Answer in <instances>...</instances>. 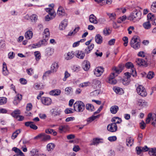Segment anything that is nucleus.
Returning <instances> with one entry per match:
<instances>
[{
    "label": "nucleus",
    "mask_w": 156,
    "mask_h": 156,
    "mask_svg": "<svg viewBox=\"0 0 156 156\" xmlns=\"http://www.w3.org/2000/svg\"><path fill=\"white\" fill-rule=\"evenodd\" d=\"M141 13L139 10L135 9L128 17V20L131 21L136 22L141 19Z\"/></svg>",
    "instance_id": "f257e3e1"
},
{
    "label": "nucleus",
    "mask_w": 156,
    "mask_h": 156,
    "mask_svg": "<svg viewBox=\"0 0 156 156\" xmlns=\"http://www.w3.org/2000/svg\"><path fill=\"white\" fill-rule=\"evenodd\" d=\"M73 107L75 111L78 112H82L84 110L85 105L82 101H77L74 104Z\"/></svg>",
    "instance_id": "f03ea898"
},
{
    "label": "nucleus",
    "mask_w": 156,
    "mask_h": 156,
    "mask_svg": "<svg viewBox=\"0 0 156 156\" xmlns=\"http://www.w3.org/2000/svg\"><path fill=\"white\" fill-rule=\"evenodd\" d=\"M130 44L131 47L134 49H138L140 48V40L138 37H133L131 40Z\"/></svg>",
    "instance_id": "7ed1b4c3"
},
{
    "label": "nucleus",
    "mask_w": 156,
    "mask_h": 156,
    "mask_svg": "<svg viewBox=\"0 0 156 156\" xmlns=\"http://www.w3.org/2000/svg\"><path fill=\"white\" fill-rule=\"evenodd\" d=\"M138 94L143 97L147 96V93L145 88L141 85H139L136 88Z\"/></svg>",
    "instance_id": "20e7f679"
},
{
    "label": "nucleus",
    "mask_w": 156,
    "mask_h": 156,
    "mask_svg": "<svg viewBox=\"0 0 156 156\" xmlns=\"http://www.w3.org/2000/svg\"><path fill=\"white\" fill-rule=\"evenodd\" d=\"M125 67L127 69H131V75L133 76H136V72L134 68V66L132 63L130 62H127L125 64Z\"/></svg>",
    "instance_id": "39448f33"
},
{
    "label": "nucleus",
    "mask_w": 156,
    "mask_h": 156,
    "mask_svg": "<svg viewBox=\"0 0 156 156\" xmlns=\"http://www.w3.org/2000/svg\"><path fill=\"white\" fill-rule=\"evenodd\" d=\"M104 71V68L101 66H99L94 69V74L96 76L99 77L101 75Z\"/></svg>",
    "instance_id": "423d86ee"
},
{
    "label": "nucleus",
    "mask_w": 156,
    "mask_h": 156,
    "mask_svg": "<svg viewBox=\"0 0 156 156\" xmlns=\"http://www.w3.org/2000/svg\"><path fill=\"white\" fill-rule=\"evenodd\" d=\"M41 100L42 103L45 105H49L52 103V100L51 98L48 97H42Z\"/></svg>",
    "instance_id": "0eeeda50"
},
{
    "label": "nucleus",
    "mask_w": 156,
    "mask_h": 156,
    "mask_svg": "<svg viewBox=\"0 0 156 156\" xmlns=\"http://www.w3.org/2000/svg\"><path fill=\"white\" fill-rule=\"evenodd\" d=\"M125 77L122 79V83L124 85H126L128 84L130 82V78L131 77V74L129 72H126L125 73Z\"/></svg>",
    "instance_id": "6e6552de"
},
{
    "label": "nucleus",
    "mask_w": 156,
    "mask_h": 156,
    "mask_svg": "<svg viewBox=\"0 0 156 156\" xmlns=\"http://www.w3.org/2000/svg\"><path fill=\"white\" fill-rule=\"evenodd\" d=\"M107 130L112 132H116L117 129V125L115 123H111L108 125L107 127Z\"/></svg>",
    "instance_id": "1a4fd4ad"
},
{
    "label": "nucleus",
    "mask_w": 156,
    "mask_h": 156,
    "mask_svg": "<svg viewBox=\"0 0 156 156\" xmlns=\"http://www.w3.org/2000/svg\"><path fill=\"white\" fill-rule=\"evenodd\" d=\"M58 129L60 133H66L69 131V126L67 125H62L59 126Z\"/></svg>",
    "instance_id": "9d476101"
},
{
    "label": "nucleus",
    "mask_w": 156,
    "mask_h": 156,
    "mask_svg": "<svg viewBox=\"0 0 156 156\" xmlns=\"http://www.w3.org/2000/svg\"><path fill=\"white\" fill-rule=\"evenodd\" d=\"M75 55L80 59H83L85 56L84 52L81 51L77 50L75 52Z\"/></svg>",
    "instance_id": "9b49d317"
},
{
    "label": "nucleus",
    "mask_w": 156,
    "mask_h": 156,
    "mask_svg": "<svg viewBox=\"0 0 156 156\" xmlns=\"http://www.w3.org/2000/svg\"><path fill=\"white\" fill-rule=\"evenodd\" d=\"M103 139L101 138H94L92 142L90 144V145H97L100 143H102Z\"/></svg>",
    "instance_id": "f8f14e48"
},
{
    "label": "nucleus",
    "mask_w": 156,
    "mask_h": 156,
    "mask_svg": "<svg viewBox=\"0 0 156 156\" xmlns=\"http://www.w3.org/2000/svg\"><path fill=\"white\" fill-rule=\"evenodd\" d=\"M25 125L27 127L29 126L30 128L34 130H36L38 127L36 125L34 124V122L32 121H28L25 123Z\"/></svg>",
    "instance_id": "ddd939ff"
},
{
    "label": "nucleus",
    "mask_w": 156,
    "mask_h": 156,
    "mask_svg": "<svg viewBox=\"0 0 156 156\" xmlns=\"http://www.w3.org/2000/svg\"><path fill=\"white\" fill-rule=\"evenodd\" d=\"M75 56V52L71 51L68 52L65 55V59L67 60H70L72 59Z\"/></svg>",
    "instance_id": "4468645a"
},
{
    "label": "nucleus",
    "mask_w": 156,
    "mask_h": 156,
    "mask_svg": "<svg viewBox=\"0 0 156 156\" xmlns=\"http://www.w3.org/2000/svg\"><path fill=\"white\" fill-rule=\"evenodd\" d=\"M136 62L137 65L140 66H147V62L142 58H138L136 59Z\"/></svg>",
    "instance_id": "2eb2a0df"
},
{
    "label": "nucleus",
    "mask_w": 156,
    "mask_h": 156,
    "mask_svg": "<svg viewBox=\"0 0 156 156\" xmlns=\"http://www.w3.org/2000/svg\"><path fill=\"white\" fill-rule=\"evenodd\" d=\"M91 84L93 87L96 88H100L101 86V81L96 79L92 80Z\"/></svg>",
    "instance_id": "dca6fc26"
},
{
    "label": "nucleus",
    "mask_w": 156,
    "mask_h": 156,
    "mask_svg": "<svg viewBox=\"0 0 156 156\" xmlns=\"http://www.w3.org/2000/svg\"><path fill=\"white\" fill-rule=\"evenodd\" d=\"M61 90L59 89H56L50 91L49 94L51 95L57 96L61 94Z\"/></svg>",
    "instance_id": "f3484780"
},
{
    "label": "nucleus",
    "mask_w": 156,
    "mask_h": 156,
    "mask_svg": "<svg viewBox=\"0 0 156 156\" xmlns=\"http://www.w3.org/2000/svg\"><path fill=\"white\" fill-rule=\"evenodd\" d=\"M83 68L85 71H87L89 69L90 67V62L87 61H84L82 64Z\"/></svg>",
    "instance_id": "a211bd4d"
},
{
    "label": "nucleus",
    "mask_w": 156,
    "mask_h": 156,
    "mask_svg": "<svg viewBox=\"0 0 156 156\" xmlns=\"http://www.w3.org/2000/svg\"><path fill=\"white\" fill-rule=\"evenodd\" d=\"M59 66L57 62H54L51 67V69L52 71V73H55L58 70Z\"/></svg>",
    "instance_id": "6ab92c4d"
},
{
    "label": "nucleus",
    "mask_w": 156,
    "mask_h": 156,
    "mask_svg": "<svg viewBox=\"0 0 156 156\" xmlns=\"http://www.w3.org/2000/svg\"><path fill=\"white\" fill-rule=\"evenodd\" d=\"M124 67V66L123 65L119 64V65L118 67L117 68L116 67H114L113 68V69L115 72L116 73L119 74L121 72L123 69Z\"/></svg>",
    "instance_id": "aec40b11"
},
{
    "label": "nucleus",
    "mask_w": 156,
    "mask_h": 156,
    "mask_svg": "<svg viewBox=\"0 0 156 156\" xmlns=\"http://www.w3.org/2000/svg\"><path fill=\"white\" fill-rule=\"evenodd\" d=\"M67 25V20L64 19L62 21L59 26V29L60 30H62L65 29Z\"/></svg>",
    "instance_id": "412c9836"
},
{
    "label": "nucleus",
    "mask_w": 156,
    "mask_h": 156,
    "mask_svg": "<svg viewBox=\"0 0 156 156\" xmlns=\"http://www.w3.org/2000/svg\"><path fill=\"white\" fill-rule=\"evenodd\" d=\"M134 139L131 137H128L126 140V144L127 146L131 147L133 144Z\"/></svg>",
    "instance_id": "4be33fe9"
},
{
    "label": "nucleus",
    "mask_w": 156,
    "mask_h": 156,
    "mask_svg": "<svg viewBox=\"0 0 156 156\" xmlns=\"http://www.w3.org/2000/svg\"><path fill=\"white\" fill-rule=\"evenodd\" d=\"M89 20L90 22L92 23L96 24L98 23L96 17L93 14L90 15Z\"/></svg>",
    "instance_id": "5701e85b"
},
{
    "label": "nucleus",
    "mask_w": 156,
    "mask_h": 156,
    "mask_svg": "<svg viewBox=\"0 0 156 156\" xmlns=\"http://www.w3.org/2000/svg\"><path fill=\"white\" fill-rule=\"evenodd\" d=\"M95 39L96 42L98 44H100L102 42V37L100 34H97L96 35Z\"/></svg>",
    "instance_id": "b1692460"
},
{
    "label": "nucleus",
    "mask_w": 156,
    "mask_h": 156,
    "mask_svg": "<svg viewBox=\"0 0 156 156\" xmlns=\"http://www.w3.org/2000/svg\"><path fill=\"white\" fill-rule=\"evenodd\" d=\"M54 52V49L51 47H48L46 49V54L48 56L52 55Z\"/></svg>",
    "instance_id": "393cba45"
},
{
    "label": "nucleus",
    "mask_w": 156,
    "mask_h": 156,
    "mask_svg": "<svg viewBox=\"0 0 156 156\" xmlns=\"http://www.w3.org/2000/svg\"><path fill=\"white\" fill-rule=\"evenodd\" d=\"M55 13H50L46 15L45 18V21H48L55 18Z\"/></svg>",
    "instance_id": "a878e982"
},
{
    "label": "nucleus",
    "mask_w": 156,
    "mask_h": 156,
    "mask_svg": "<svg viewBox=\"0 0 156 156\" xmlns=\"http://www.w3.org/2000/svg\"><path fill=\"white\" fill-rule=\"evenodd\" d=\"M33 33L30 30L27 31L25 34V37L27 40L30 39L33 37Z\"/></svg>",
    "instance_id": "bb28decb"
},
{
    "label": "nucleus",
    "mask_w": 156,
    "mask_h": 156,
    "mask_svg": "<svg viewBox=\"0 0 156 156\" xmlns=\"http://www.w3.org/2000/svg\"><path fill=\"white\" fill-rule=\"evenodd\" d=\"M21 131V129H19L16 130L14 132H13L11 136V139L14 140L16 138L19 134Z\"/></svg>",
    "instance_id": "cd10ccee"
},
{
    "label": "nucleus",
    "mask_w": 156,
    "mask_h": 156,
    "mask_svg": "<svg viewBox=\"0 0 156 156\" xmlns=\"http://www.w3.org/2000/svg\"><path fill=\"white\" fill-rule=\"evenodd\" d=\"M40 153L39 150L36 148L33 149L30 151V154L32 156H37Z\"/></svg>",
    "instance_id": "c85d7f7f"
},
{
    "label": "nucleus",
    "mask_w": 156,
    "mask_h": 156,
    "mask_svg": "<svg viewBox=\"0 0 156 156\" xmlns=\"http://www.w3.org/2000/svg\"><path fill=\"white\" fill-rule=\"evenodd\" d=\"M119 110V108L117 105L112 106L110 108L111 112L112 114H115Z\"/></svg>",
    "instance_id": "c756f323"
},
{
    "label": "nucleus",
    "mask_w": 156,
    "mask_h": 156,
    "mask_svg": "<svg viewBox=\"0 0 156 156\" xmlns=\"http://www.w3.org/2000/svg\"><path fill=\"white\" fill-rule=\"evenodd\" d=\"M112 122H114L113 123L119 124L122 122L121 119L118 117H113L111 120Z\"/></svg>",
    "instance_id": "7c9ffc66"
},
{
    "label": "nucleus",
    "mask_w": 156,
    "mask_h": 156,
    "mask_svg": "<svg viewBox=\"0 0 156 156\" xmlns=\"http://www.w3.org/2000/svg\"><path fill=\"white\" fill-rule=\"evenodd\" d=\"M8 73L6 64L4 62L3 63L2 73L4 75L6 76L8 75Z\"/></svg>",
    "instance_id": "2f4dec72"
},
{
    "label": "nucleus",
    "mask_w": 156,
    "mask_h": 156,
    "mask_svg": "<svg viewBox=\"0 0 156 156\" xmlns=\"http://www.w3.org/2000/svg\"><path fill=\"white\" fill-rule=\"evenodd\" d=\"M20 114V111L19 109L14 110L11 114V115L14 118L17 119L18 116Z\"/></svg>",
    "instance_id": "473e14b6"
},
{
    "label": "nucleus",
    "mask_w": 156,
    "mask_h": 156,
    "mask_svg": "<svg viewBox=\"0 0 156 156\" xmlns=\"http://www.w3.org/2000/svg\"><path fill=\"white\" fill-rule=\"evenodd\" d=\"M147 103L144 100H138L136 103L137 105L140 106H143L147 105Z\"/></svg>",
    "instance_id": "72a5a7b5"
},
{
    "label": "nucleus",
    "mask_w": 156,
    "mask_h": 156,
    "mask_svg": "<svg viewBox=\"0 0 156 156\" xmlns=\"http://www.w3.org/2000/svg\"><path fill=\"white\" fill-rule=\"evenodd\" d=\"M148 153L151 156H156V148H152L149 149Z\"/></svg>",
    "instance_id": "f704fd0d"
},
{
    "label": "nucleus",
    "mask_w": 156,
    "mask_h": 156,
    "mask_svg": "<svg viewBox=\"0 0 156 156\" xmlns=\"http://www.w3.org/2000/svg\"><path fill=\"white\" fill-rule=\"evenodd\" d=\"M55 147V145L54 143H49L47 145V150L48 151H52V150H53Z\"/></svg>",
    "instance_id": "c9c22d12"
},
{
    "label": "nucleus",
    "mask_w": 156,
    "mask_h": 156,
    "mask_svg": "<svg viewBox=\"0 0 156 156\" xmlns=\"http://www.w3.org/2000/svg\"><path fill=\"white\" fill-rule=\"evenodd\" d=\"M43 38L48 39L50 37L49 30L48 28L45 29L43 32Z\"/></svg>",
    "instance_id": "e433bc0d"
},
{
    "label": "nucleus",
    "mask_w": 156,
    "mask_h": 156,
    "mask_svg": "<svg viewBox=\"0 0 156 156\" xmlns=\"http://www.w3.org/2000/svg\"><path fill=\"white\" fill-rule=\"evenodd\" d=\"M45 133L48 134H52L54 136H56L57 134V132L55 131L53 129H48L45 130Z\"/></svg>",
    "instance_id": "4c0bfd02"
},
{
    "label": "nucleus",
    "mask_w": 156,
    "mask_h": 156,
    "mask_svg": "<svg viewBox=\"0 0 156 156\" xmlns=\"http://www.w3.org/2000/svg\"><path fill=\"white\" fill-rule=\"evenodd\" d=\"M86 109L90 112H93L94 110V106L91 104H87L86 105Z\"/></svg>",
    "instance_id": "58836bf2"
},
{
    "label": "nucleus",
    "mask_w": 156,
    "mask_h": 156,
    "mask_svg": "<svg viewBox=\"0 0 156 156\" xmlns=\"http://www.w3.org/2000/svg\"><path fill=\"white\" fill-rule=\"evenodd\" d=\"M12 150L15 152L19 154H17L19 155L20 156H22L24 155L23 153L22 152V151L20 149L17 147H14L12 148Z\"/></svg>",
    "instance_id": "ea45409f"
},
{
    "label": "nucleus",
    "mask_w": 156,
    "mask_h": 156,
    "mask_svg": "<svg viewBox=\"0 0 156 156\" xmlns=\"http://www.w3.org/2000/svg\"><path fill=\"white\" fill-rule=\"evenodd\" d=\"M65 13V10L63 8L60 6L58 9L57 14L60 16L63 15Z\"/></svg>",
    "instance_id": "a19ab883"
},
{
    "label": "nucleus",
    "mask_w": 156,
    "mask_h": 156,
    "mask_svg": "<svg viewBox=\"0 0 156 156\" xmlns=\"http://www.w3.org/2000/svg\"><path fill=\"white\" fill-rule=\"evenodd\" d=\"M52 110H53V112H52V114L55 116L59 115L61 112V111L58 109H52Z\"/></svg>",
    "instance_id": "79ce46f5"
},
{
    "label": "nucleus",
    "mask_w": 156,
    "mask_h": 156,
    "mask_svg": "<svg viewBox=\"0 0 156 156\" xmlns=\"http://www.w3.org/2000/svg\"><path fill=\"white\" fill-rule=\"evenodd\" d=\"M143 27L146 29H149L151 27V24L149 21L144 23L143 24Z\"/></svg>",
    "instance_id": "37998d69"
},
{
    "label": "nucleus",
    "mask_w": 156,
    "mask_h": 156,
    "mask_svg": "<svg viewBox=\"0 0 156 156\" xmlns=\"http://www.w3.org/2000/svg\"><path fill=\"white\" fill-rule=\"evenodd\" d=\"M155 19V16L154 15L151 13H149L147 15V20L149 22L150 21H153Z\"/></svg>",
    "instance_id": "c03bdc74"
},
{
    "label": "nucleus",
    "mask_w": 156,
    "mask_h": 156,
    "mask_svg": "<svg viewBox=\"0 0 156 156\" xmlns=\"http://www.w3.org/2000/svg\"><path fill=\"white\" fill-rule=\"evenodd\" d=\"M100 90H94L90 93V95L93 97H96L98 95L100 94Z\"/></svg>",
    "instance_id": "a18cd8bd"
},
{
    "label": "nucleus",
    "mask_w": 156,
    "mask_h": 156,
    "mask_svg": "<svg viewBox=\"0 0 156 156\" xmlns=\"http://www.w3.org/2000/svg\"><path fill=\"white\" fill-rule=\"evenodd\" d=\"M65 91L66 94L69 95L73 92L72 88L70 87H67L65 89Z\"/></svg>",
    "instance_id": "49530a36"
},
{
    "label": "nucleus",
    "mask_w": 156,
    "mask_h": 156,
    "mask_svg": "<svg viewBox=\"0 0 156 156\" xmlns=\"http://www.w3.org/2000/svg\"><path fill=\"white\" fill-rule=\"evenodd\" d=\"M99 115H98L96 116L92 115L91 117L88 118L87 119V121L88 122H90L95 120L96 118L98 117Z\"/></svg>",
    "instance_id": "de8ad7c7"
},
{
    "label": "nucleus",
    "mask_w": 156,
    "mask_h": 156,
    "mask_svg": "<svg viewBox=\"0 0 156 156\" xmlns=\"http://www.w3.org/2000/svg\"><path fill=\"white\" fill-rule=\"evenodd\" d=\"M34 55L36 58V60L38 61L41 58V54L38 51H35L34 52Z\"/></svg>",
    "instance_id": "09e8293b"
},
{
    "label": "nucleus",
    "mask_w": 156,
    "mask_h": 156,
    "mask_svg": "<svg viewBox=\"0 0 156 156\" xmlns=\"http://www.w3.org/2000/svg\"><path fill=\"white\" fill-rule=\"evenodd\" d=\"M151 10L154 12H156V2H153L151 7Z\"/></svg>",
    "instance_id": "8fccbe9b"
},
{
    "label": "nucleus",
    "mask_w": 156,
    "mask_h": 156,
    "mask_svg": "<svg viewBox=\"0 0 156 156\" xmlns=\"http://www.w3.org/2000/svg\"><path fill=\"white\" fill-rule=\"evenodd\" d=\"M111 31L109 28H106L103 30V34L105 36L108 35L111 33Z\"/></svg>",
    "instance_id": "3c124183"
},
{
    "label": "nucleus",
    "mask_w": 156,
    "mask_h": 156,
    "mask_svg": "<svg viewBox=\"0 0 156 156\" xmlns=\"http://www.w3.org/2000/svg\"><path fill=\"white\" fill-rule=\"evenodd\" d=\"M108 82L111 84H115L117 83V81L115 79L108 78Z\"/></svg>",
    "instance_id": "603ef678"
},
{
    "label": "nucleus",
    "mask_w": 156,
    "mask_h": 156,
    "mask_svg": "<svg viewBox=\"0 0 156 156\" xmlns=\"http://www.w3.org/2000/svg\"><path fill=\"white\" fill-rule=\"evenodd\" d=\"M7 101V98L4 97L0 98V105L5 104Z\"/></svg>",
    "instance_id": "864d4df0"
},
{
    "label": "nucleus",
    "mask_w": 156,
    "mask_h": 156,
    "mask_svg": "<svg viewBox=\"0 0 156 156\" xmlns=\"http://www.w3.org/2000/svg\"><path fill=\"white\" fill-rule=\"evenodd\" d=\"M79 29L80 27H79L75 28V29L73 30V31H70V32H69L68 35V36H71L73 34H75L79 30Z\"/></svg>",
    "instance_id": "5fc2aeb1"
},
{
    "label": "nucleus",
    "mask_w": 156,
    "mask_h": 156,
    "mask_svg": "<svg viewBox=\"0 0 156 156\" xmlns=\"http://www.w3.org/2000/svg\"><path fill=\"white\" fill-rule=\"evenodd\" d=\"M107 14L111 20H114L115 19L116 15L115 13H107Z\"/></svg>",
    "instance_id": "6e6d98bb"
},
{
    "label": "nucleus",
    "mask_w": 156,
    "mask_h": 156,
    "mask_svg": "<svg viewBox=\"0 0 156 156\" xmlns=\"http://www.w3.org/2000/svg\"><path fill=\"white\" fill-rule=\"evenodd\" d=\"M154 73L153 72L150 71L148 73L147 77L148 79H151L154 77Z\"/></svg>",
    "instance_id": "4d7b16f0"
},
{
    "label": "nucleus",
    "mask_w": 156,
    "mask_h": 156,
    "mask_svg": "<svg viewBox=\"0 0 156 156\" xmlns=\"http://www.w3.org/2000/svg\"><path fill=\"white\" fill-rule=\"evenodd\" d=\"M113 90L116 93L119 94H121V90H122V88H120L119 87H114Z\"/></svg>",
    "instance_id": "13d9d810"
},
{
    "label": "nucleus",
    "mask_w": 156,
    "mask_h": 156,
    "mask_svg": "<svg viewBox=\"0 0 156 156\" xmlns=\"http://www.w3.org/2000/svg\"><path fill=\"white\" fill-rule=\"evenodd\" d=\"M70 76V74L67 71L65 72L64 73V77L63 79L64 81H65L66 80V79Z\"/></svg>",
    "instance_id": "bf43d9fd"
},
{
    "label": "nucleus",
    "mask_w": 156,
    "mask_h": 156,
    "mask_svg": "<svg viewBox=\"0 0 156 156\" xmlns=\"http://www.w3.org/2000/svg\"><path fill=\"white\" fill-rule=\"evenodd\" d=\"M50 139L51 136L50 135H46L44 133L43 138L42 139V140L45 141L50 140Z\"/></svg>",
    "instance_id": "052dcab7"
},
{
    "label": "nucleus",
    "mask_w": 156,
    "mask_h": 156,
    "mask_svg": "<svg viewBox=\"0 0 156 156\" xmlns=\"http://www.w3.org/2000/svg\"><path fill=\"white\" fill-rule=\"evenodd\" d=\"M90 84V83L89 82H85L80 83V84L79 87H86L89 86Z\"/></svg>",
    "instance_id": "680f3d73"
},
{
    "label": "nucleus",
    "mask_w": 156,
    "mask_h": 156,
    "mask_svg": "<svg viewBox=\"0 0 156 156\" xmlns=\"http://www.w3.org/2000/svg\"><path fill=\"white\" fill-rule=\"evenodd\" d=\"M34 88L36 90H41L44 87L43 85L37 84L35 85L34 87Z\"/></svg>",
    "instance_id": "e2e57ef3"
},
{
    "label": "nucleus",
    "mask_w": 156,
    "mask_h": 156,
    "mask_svg": "<svg viewBox=\"0 0 156 156\" xmlns=\"http://www.w3.org/2000/svg\"><path fill=\"white\" fill-rule=\"evenodd\" d=\"M108 139L110 142H113L116 140L117 137L115 136H111L108 137Z\"/></svg>",
    "instance_id": "0e129e2a"
},
{
    "label": "nucleus",
    "mask_w": 156,
    "mask_h": 156,
    "mask_svg": "<svg viewBox=\"0 0 156 156\" xmlns=\"http://www.w3.org/2000/svg\"><path fill=\"white\" fill-rule=\"evenodd\" d=\"M122 39L124 42L123 43L124 45L125 46H126L128 43V38L127 37H123Z\"/></svg>",
    "instance_id": "69168bd1"
},
{
    "label": "nucleus",
    "mask_w": 156,
    "mask_h": 156,
    "mask_svg": "<svg viewBox=\"0 0 156 156\" xmlns=\"http://www.w3.org/2000/svg\"><path fill=\"white\" fill-rule=\"evenodd\" d=\"M151 113H149L148 115L147 118L146 120V123L148 124L150 122V121L151 120Z\"/></svg>",
    "instance_id": "338daca9"
},
{
    "label": "nucleus",
    "mask_w": 156,
    "mask_h": 156,
    "mask_svg": "<svg viewBox=\"0 0 156 156\" xmlns=\"http://www.w3.org/2000/svg\"><path fill=\"white\" fill-rule=\"evenodd\" d=\"M22 98V95L21 94H18L14 98V99L20 101Z\"/></svg>",
    "instance_id": "774afa93"
}]
</instances>
